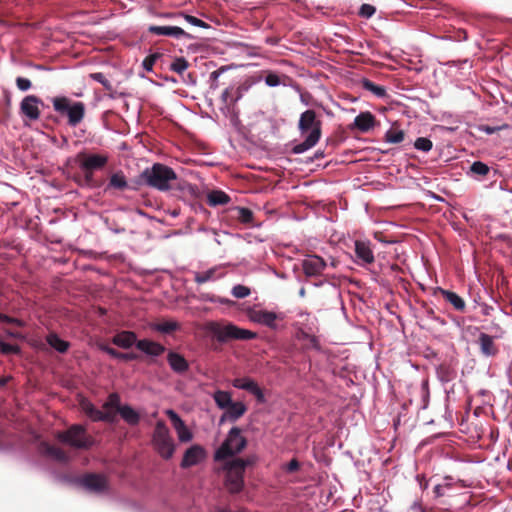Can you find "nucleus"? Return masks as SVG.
Returning a JSON list of instances; mask_svg holds the SVG:
<instances>
[{
	"instance_id": "1",
	"label": "nucleus",
	"mask_w": 512,
	"mask_h": 512,
	"mask_svg": "<svg viewBox=\"0 0 512 512\" xmlns=\"http://www.w3.org/2000/svg\"><path fill=\"white\" fill-rule=\"evenodd\" d=\"M136 184L146 185L159 191L178 190L182 195H196V185L178 179L176 172L162 163H154L145 168L136 179Z\"/></svg>"
},
{
	"instance_id": "2",
	"label": "nucleus",
	"mask_w": 512,
	"mask_h": 512,
	"mask_svg": "<svg viewBox=\"0 0 512 512\" xmlns=\"http://www.w3.org/2000/svg\"><path fill=\"white\" fill-rule=\"evenodd\" d=\"M298 130L304 139L301 142L292 143L290 152L294 155H299L310 150L316 146L321 139L322 121L318 118L315 110L307 109L300 114Z\"/></svg>"
},
{
	"instance_id": "3",
	"label": "nucleus",
	"mask_w": 512,
	"mask_h": 512,
	"mask_svg": "<svg viewBox=\"0 0 512 512\" xmlns=\"http://www.w3.org/2000/svg\"><path fill=\"white\" fill-rule=\"evenodd\" d=\"M206 329L208 333L220 344H225L232 340H253L257 338V333L242 328L233 322L219 323L211 321L207 323Z\"/></svg>"
},
{
	"instance_id": "4",
	"label": "nucleus",
	"mask_w": 512,
	"mask_h": 512,
	"mask_svg": "<svg viewBox=\"0 0 512 512\" xmlns=\"http://www.w3.org/2000/svg\"><path fill=\"white\" fill-rule=\"evenodd\" d=\"M248 440L242 435V429L233 426L227 433L223 442L215 450L213 459L215 462H224L243 452L247 447Z\"/></svg>"
},
{
	"instance_id": "5",
	"label": "nucleus",
	"mask_w": 512,
	"mask_h": 512,
	"mask_svg": "<svg viewBox=\"0 0 512 512\" xmlns=\"http://www.w3.org/2000/svg\"><path fill=\"white\" fill-rule=\"evenodd\" d=\"M57 439L72 448L88 450L95 444L92 436L88 435L87 429L82 424H73L67 430L60 432Z\"/></svg>"
},
{
	"instance_id": "6",
	"label": "nucleus",
	"mask_w": 512,
	"mask_h": 512,
	"mask_svg": "<svg viewBox=\"0 0 512 512\" xmlns=\"http://www.w3.org/2000/svg\"><path fill=\"white\" fill-rule=\"evenodd\" d=\"M54 110L60 115L68 118V125L76 127L85 116V104L80 101L72 102L65 96H56L52 98Z\"/></svg>"
},
{
	"instance_id": "7",
	"label": "nucleus",
	"mask_w": 512,
	"mask_h": 512,
	"mask_svg": "<svg viewBox=\"0 0 512 512\" xmlns=\"http://www.w3.org/2000/svg\"><path fill=\"white\" fill-rule=\"evenodd\" d=\"M153 444L157 453L164 459L169 460L175 453L176 444L170 435L169 429L163 421L156 424L153 433Z\"/></svg>"
},
{
	"instance_id": "8",
	"label": "nucleus",
	"mask_w": 512,
	"mask_h": 512,
	"mask_svg": "<svg viewBox=\"0 0 512 512\" xmlns=\"http://www.w3.org/2000/svg\"><path fill=\"white\" fill-rule=\"evenodd\" d=\"M223 469L225 471L223 484L226 491L231 495L241 493L245 487V475L232 467H228L225 462Z\"/></svg>"
},
{
	"instance_id": "9",
	"label": "nucleus",
	"mask_w": 512,
	"mask_h": 512,
	"mask_svg": "<svg viewBox=\"0 0 512 512\" xmlns=\"http://www.w3.org/2000/svg\"><path fill=\"white\" fill-rule=\"evenodd\" d=\"M79 405L82 412L85 413L93 422L115 424L117 421L116 413L101 411L87 398H82Z\"/></svg>"
},
{
	"instance_id": "10",
	"label": "nucleus",
	"mask_w": 512,
	"mask_h": 512,
	"mask_svg": "<svg viewBox=\"0 0 512 512\" xmlns=\"http://www.w3.org/2000/svg\"><path fill=\"white\" fill-rule=\"evenodd\" d=\"M86 491L95 494H102L108 491L109 484L104 475L97 473H87L80 477V485Z\"/></svg>"
},
{
	"instance_id": "11",
	"label": "nucleus",
	"mask_w": 512,
	"mask_h": 512,
	"mask_svg": "<svg viewBox=\"0 0 512 512\" xmlns=\"http://www.w3.org/2000/svg\"><path fill=\"white\" fill-rule=\"evenodd\" d=\"M80 169L82 171H98L103 169L108 163L106 154L90 153L86 150L80 151Z\"/></svg>"
},
{
	"instance_id": "12",
	"label": "nucleus",
	"mask_w": 512,
	"mask_h": 512,
	"mask_svg": "<svg viewBox=\"0 0 512 512\" xmlns=\"http://www.w3.org/2000/svg\"><path fill=\"white\" fill-rule=\"evenodd\" d=\"M39 106L44 107V102L40 97L33 94L27 95L20 102V114L30 121H36L41 115Z\"/></svg>"
},
{
	"instance_id": "13",
	"label": "nucleus",
	"mask_w": 512,
	"mask_h": 512,
	"mask_svg": "<svg viewBox=\"0 0 512 512\" xmlns=\"http://www.w3.org/2000/svg\"><path fill=\"white\" fill-rule=\"evenodd\" d=\"M248 319L256 324L263 325L265 327H268L271 330H277L278 325L276 321L278 319H282V317L275 313L274 311H268V310H256V309H249L247 312Z\"/></svg>"
},
{
	"instance_id": "14",
	"label": "nucleus",
	"mask_w": 512,
	"mask_h": 512,
	"mask_svg": "<svg viewBox=\"0 0 512 512\" xmlns=\"http://www.w3.org/2000/svg\"><path fill=\"white\" fill-rule=\"evenodd\" d=\"M232 386L236 389L249 392L256 398L258 403H266L264 391L254 379L250 377H238L233 379Z\"/></svg>"
},
{
	"instance_id": "15",
	"label": "nucleus",
	"mask_w": 512,
	"mask_h": 512,
	"mask_svg": "<svg viewBox=\"0 0 512 512\" xmlns=\"http://www.w3.org/2000/svg\"><path fill=\"white\" fill-rule=\"evenodd\" d=\"M206 457L207 452L203 446L200 444H192L185 450L183 458L180 462V467L182 469H188L192 466H196L203 462Z\"/></svg>"
},
{
	"instance_id": "16",
	"label": "nucleus",
	"mask_w": 512,
	"mask_h": 512,
	"mask_svg": "<svg viewBox=\"0 0 512 512\" xmlns=\"http://www.w3.org/2000/svg\"><path fill=\"white\" fill-rule=\"evenodd\" d=\"M354 263L361 267H365L374 263L375 257L369 241L356 240L354 242Z\"/></svg>"
},
{
	"instance_id": "17",
	"label": "nucleus",
	"mask_w": 512,
	"mask_h": 512,
	"mask_svg": "<svg viewBox=\"0 0 512 512\" xmlns=\"http://www.w3.org/2000/svg\"><path fill=\"white\" fill-rule=\"evenodd\" d=\"M326 267V261L318 255H308L302 260V269L308 278L322 275Z\"/></svg>"
},
{
	"instance_id": "18",
	"label": "nucleus",
	"mask_w": 512,
	"mask_h": 512,
	"mask_svg": "<svg viewBox=\"0 0 512 512\" xmlns=\"http://www.w3.org/2000/svg\"><path fill=\"white\" fill-rule=\"evenodd\" d=\"M166 415L175 429L178 439L182 443L190 442L193 439L192 431L186 426L179 414L173 409H167Z\"/></svg>"
},
{
	"instance_id": "19",
	"label": "nucleus",
	"mask_w": 512,
	"mask_h": 512,
	"mask_svg": "<svg viewBox=\"0 0 512 512\" xmlns=\"http://www.w3.org/2000/svg\"><path fill=\"white\" fill-rule=\"evenodd\" d=\"M148 32L153 35L158 36H168L175 39H198L197 36L192 35L188 32H186L184 29H182L179 26H158V25H150L148 27Z\"/></svg>"
},
{
	"instance_id": "20",
	"label": "nucleus",
	"mask_w": 512,
	"mask_h": 512,
	"mask_svg": "<svg viewBox=\"0 0 512 512\" xmlns=\"http://www.w3.org/2000/svg\"><path fill=\"white\" fill-rule=\"evenodd\" d=\"M39 452L58 463L68 464L71 461V457L61 448L51 445L46 441H42L39 444Z\"/></svg>"
},
{
	"instance_id": "21",
	"label": "nucleus",
	"mask_w": 512,
	"mask_h": 512,
	"mask_svg": "<svg viewBox=\"0 0 512 512\" xmlns=\"http://www.w3.org/2000/svg\"><path fill=\"white\" fill-rule=\"evenodd\" d=\"M111 342L119 348L130 349L133 346L137 348V342H139V339L134 331L121 330L111 338Z\"/></svg>"
},
{
	"instance_id": "22",
	"label": "nucleus",
	"mask_w": 512,
	"mask_h": 512,
	"mask_svg": "<svg viewBox=\"0 0 512 512\" xmlns=\"http://www.w3.org/2000/svg\"><path fill=\"white\" fill-rule=\"evenodd\" d=\"M125 189L135 190L136 188L129 185L123 171H117L111 174L109 181L104 188V193L112 194L113 191H123Z\"/></svg>"
},
{
	"instance_id": "23",
	"label": "nucleus",
	"mask_w": 512,
	"mask_h": 512,
	"mask_svg": "<svg viewBox=\"0 0 512 512\" xmlns=\"http://www.w3.org/2000/svg\"><path fill=\"white\" fill-rule=\"evenodd\" d=\"M167 362L171 370L179 375H183L189 370V362L185 357L174 350H169L167 353Z\"/></svg>"
},
{
	"instance_id": "24",
	"label": "nucleus",
	"mask_w": 512,
	"mask_h": 512,
	"mask_svg": "<svg viewBox=\"0 0 512 512\" xmlns=\"http://www.w3.org/2000/svg\"><path fill=\"white\" fill-rule=\"evenodd\" d=\"M137 349L152 358L159 357L166 351V347L161 343L146 338L137 342Z\"/></svg>"
},
{
	"instance_id": "25",
	"label": "nucleus",
	"mask_w": 512,
	"mask_h": 512,
	"mask_svg": "<svg viewBox=\"0 0 512 512\" xmlns=\"http://www.w3.org/2000/svg\"><path fill=\"white\" fill-rule=\"evenodd\" d=\"M375 123V116L370 111H365L354 118L353 127L362 133H366L374 128Z\"/></svg>"
},
{
	"instance_id": "26",
	"label": "nucleus",
	"mask_w": 512,
	"mask_h": 512,
	"mask_svg": "<svg viewBox=\"0 0 512 512\" xmlns=\"http://www.w3.org/2000/svg\"><path fill=\"white\" fill-rule=\"evenodd\" d=\"M248 85H239L236 88L228 87L221 94V100L223 103H231L235 105L248 91Z\"/></svg>"
},
{
	"instance_id": "27",
	"label": "nucleus",
	"mask_w": 512,
	"mask_h": 512,
	"mask_svg": "<svg viewBox=\"0 0 512 512\" xmlns=\"http://www.w3.org/2000/svg\"><path fill=\"white\" fill-rule=\"evenodd\" d=\"M259 460L258 455L251 454L246 458L233 457L224 461L228 467H232L245 475L246 468L255 465Z\"/></svg>"
},
{
	"instance_id": "28",
	"label": "nucleus",
	"mask_w": 512,
	"mask_h": 512,
	"mask_svg": "<svg viewBox=\"0 0 512 512\" xmlns=\"http://www.w3.org/2000/svg\"><path fill=\"white\" fill-rule=\"evenodd\" d=\"M478 344L481 354L485 357H493L498 353V349L494 343V338L487 333L481 332L479 334Z\"/></svg>"
},
{
	"instance_id": "29",
	"label": "nucleus",
	"mask_w": 512,
	"mask_h": 512,
	"mask_svg": "<svg viewBox=\"0 0 512 512\" xmlns=\"http://www.w3.org/2000/svg\"><path fill=\"white\" fill-rule=\"evenodd\" d=\"M230 217L242 224L256 226L253 224V211L247 207L234 206L229 209Z\"/></svg>"
},
{
	"instance_id": "30",
	"label": "nucleus",
	"mask_w": 512,
	"mask_h": 512,
	"mask_svg": "<svg viewBox=\"0 0 512 512\" xmlns=\"http://www.w3.org/2000/svg\"><path fill=\"white\" fill-rule=\"evenodd\" d=\"M315 288H322L325 296L331 299H339L341 291L337 284L328 280H318L309 282Z\"/></svg>"
},
{
	"instance_id": "31",
	"label": "nucleus",
	"mask_w": 512,
	"mask_h": 512,
	"mask_svg": "<svg viewBox=\"0 0 512 512\" xmlns=\"http://www.w3.org/2000/svg\"><path fill=\"white\" fill-rule=\"evenodd\" d=\"M221 266H214L203 272H196L194 274V281L197 284H204L209 281H215L224 276V273L221 272Z\"/></svg>"
},
{
	"instance_id": "32",
	"label": "nucleus",
	"mask_w": 512,
	"mask_h": 512,
	"mask_svg": "<svg viewBox=\"0 0 512 512\" xmlns=\"http://www.w3.org/2000/svg\"><path fill=\"white\" fill-rule=\"evenodd\" d=\"M45 339L52 349L61 354L66 353L71 346L68 341L62 339L56 332L48 333Z\"/></svg>"
},
{
	"instance_id": "33",
	"label": "nucleus",
	"mask_w": 512,
	"mask_h": 512,
	"mask_svg": "<svg viewBox=\"0 0 512 512\" xmlns=\"http://www.w3.org/2000/svg\"><path fill=\"white\" fill-rule=\"evenodd\" d=\"M118 414L130 426H136L140 423L141 416L139 412L134 409L130 404H124L119 410Z\"/></svg>"
},
{
	"instance_id": "34",
	"label": "nucleus",
	"mask_w": 512,
	"mask_h": 512,
	"mask_svg": "<svg viewBox=\"0 0 512 512\" xmlns=\"http://www.w3.org/2000/svg\"><path fill=\"white\" fill-rule=\"evenodd\" d=\"M436 291L439 292L443 298L450 303L456 310L463 311L465 308V301L457 293L437 287Z\"/></svg>"
},
{
	"instance_id": "35",
	"label": "nucleus",
	"mask_w": 512,
	"mask_h": 512,
	"mask_svg": "<svg viewBox=\"0 0 512 512\" xmlns=\"http://www.w3.org/2000/svg\"><path fill=\"white\" fill-rule=\"evenodd\" d=\"M360 84L364 90L369 91L379 99H385L388 97L387 89L385 86L377 85L368 78H361Z\"/></svg>"
},
{
	"instance_id": "36",
	"label": "nucleus",
	"mask_w": 512,
	"mask_h": 512,
	"mask_svg": "<svg viewBox=\"0 0 512 512\" xmlns=\"http://www.w3.org/2000/svg\"><path fill=\"white\" fill-rule=\"evenodd\" d=\"M231 201L230 196L222 190H212L207 195V203L211 207L226 205Z\"/></svg>"
},
{
	"instance_id": "37",
	"label": "nucleus",
	"mask_w": 512,
	"mask_h": 512,
	"mask_svg": "<svg viewBox=\"0 0 512 512\" xmlns=\"http://www.w3.org/2000/svg\"><path fill=\"white\" fill-rule=\"evenodd\" d=\"M247 411V406L241 402H232L229 407L225 409L226 415L228 416V421L236 422L239 418H241Z\"/></svg>"
},
{
	"instance_id": "38",
	"label": "nucleus",
	"mask_w": 512,
	"mask_h": 512,
	"mask_svg": "<svg viewBox=\"0 0 512 512\" xmlns=\"http://www.w3.org/2000/svg\"><path fill=\"white\" fill-rule=\"evenodd\" d=\"M491 168L484 162L477 160L474 161L469 170L466 172L467 176L479 179V177H484L489 174Z\"/></svg>"
},
{
	"instance_id": "39",
	"label": "nucleus",
	"mask_w": 512,
	"mask_h": 512,
	"mask_svg": "<svg viewBox=\"0 0 512 512\" xmlns=\"http://www.w3.org/2000/svg\"><path fill=\"white\" fill-rule=\"evenodd\" d=\"M151 329L162 334H171L180 329V325L175 320H168L160 323H153Z\"/></svg>"
},
{
	"instance_id": "40",
	"label": "nucleus",
	"mask_w": 512,
	"mask_h": 512,
	"mask_svg": "<svg viewBox=\"0 0 512 512\" xmlns=\"http://www.w3.org/2000/svg\"><path fill=\"white\" fill-rule=\"evenodd\" d=\"M124 404L121 403V396L117 392H112L107 396L106 401L103 404V408L106 412H112L114 410L116 413L123 407Z\"/></svg>"
},
{
	"instance_id": "41",
	"label": "nucleus",
	"mask_w": 512,
	"mask_h": 512,
	"mask_svg": "<svg viewBox=\"0 0 512 512\" xmlns=\"http://www.w3.org/2000/svg\"><path fill=\"white\" fill-rule=\"evenodd\" d=\"M213 399L217 407L221 410H225L233 402L231 394L223 390L215 391L213 394Z\"/></svg>"
},
{
	"instance_id": "42",
	"label": "nucleus",
	"mask_w": 512,
	"mask_h": 512,
	"mask_svg": "<svg viewBox=\"0 0 512 512\" xmlns=\"http://www.w3.org/2000/svg\"><path fill=\"white\" fill-rule=\"evenodd\" d=\"M94 172L93 171H83V176H74L72 180L77 183L81 187H98V185L94 181Z\"/></svg>"
},
{
	"instance_id": "43",
	"label": "nucleus",
	"mask_w": 512,
	"mask_h": 512,
	"mask_svg": "<svg viewBox=\"0 0 512 512\" xmlns=\"http://www.w3.org/2000/svg\"><path fill=\"white\" fill-rule=\"evenodd\" d=\"M405 138V132L401 129L390 128L384 135L385 142L389 144L401 143Z\"/></svg>"
},
{
	"instance_id": "44",
	"label": "nucleus",
	"mask_w": 512,
	"mask_h": 512,
	"mask_svg": "<svg viewBox=\"0 0 512 512\" xmlns=\"http://www.w3.org/2000/svg\"><path fill=\"white\" fill-rule=\"evenodd\" d=\"M437 376L442 383H447L456 377V372L450 367L440 366L437 368Z\"/></svg>"
},
{
	"instance_id": "45",
	"label": "nucleus",
	"mask_w": 512,
	"mask_h": 512,
	"mask_svg": "<svg viewBox=\"0 0 512 512\" xmlns=\"http://www.w3.org/2000/svg\"><path fill=\"white\" fill-rule=\"evenodd\" d=\"M177 16L183 17L185 19V21L188 22L189 24H191L192 26L200 27L203 29H212V26L210 24H208L207 22H205L193 15L186 14L184 12H180Z\"/></svg>"
},
{
	"instance_id": "46",
	"label": "nucleus",
	"mask_w": 512,
	"mask_h": 512,
	"mask_svg": "<svg viewBox=\"0 0 512 512\" xmlns=\"http://www.w3.org/2000/svg\"><path fill=\"white\" fill-rule=\"evenodd\" d=\"M189 67V62L184 57H176L170 64V70L182 75Z\"/></svg>"
},
{
	"instance_id": "47",
	"label": "nucleus",
	"mask_w": 512,
	"mask_h": 512,
	"mask_svg": "<svg viewBox=\"0 0 512 512\" xmlns=\"http://www.w3.org/2000/svg\"><path fill=\"white\" fill-rule=\"evenodd\" d=\"M221 110L230 118V122L233 125H236L237 122H239V111L236 109L235 105L231 103H224V107H222Z\"/></svg>"
},
{
	"instance_id": "48",
	"label": "nucleus",
	"mask_w": 512,
	"mask_h": 512,
	"mask_svg": "<svg viewBox=\"0 0 512 512\" xmlns=\"http://www.w3.org/2000/svg\"><path fill=\"white\" fill-rule=\"evenodd\" d=\"M90 79L93 81L100 83L105 90L112 92L113 91V85L112 83L106 78V76L102 72H94L89 74Z\"/></svg>"
},
{
	"instance_id": "49",
	"label": "nucleus",
	"mask_w": 512,
	"mask_h": 512,
	"mask_svg": "<svg viewBox=\"0 0 512 512\" xmlns=\"http://www.w3.org/2000/svg\"><path fill=\"white\" fill-rule=\"evenodd\" d=\"M413 146L416 150L427 153L433 148V143L428 137H418Z\"/></svg>"
},
{
	"instance_id": "50",
	"label": "nucleus",
	"mask_w": 512,
	"mask_h": 512,
	"mask_svg": "<svg viewBox=\"0 0 512 512\" xmlns=\"http://www.w3.org/2000/svg\"><path fill=\"white\" fill-rule=\"evenodd\" d=\"M0 352L3 355H18L21 353V348L17 344H12L2 340L0 343Z\"/></svg>"
},
{
	"instance_id": "51",
	"label": "nucleus",
	"mask_w": 512,
	"mask_h": 512,
	"mask_svg": "<svg viewBox=\"0 0 512 512\" xmlns=\"http://www.w3.org/2000/svg\"><path fill=\"white\" fill-rule=\"evenodd\" d=\"M265 84L269 87H278L282 85L281 75L274 71H269L264 77Z\"/></svg>"
},
{
	"instance_id": "52",
	"label": "nucleus",
	"mask_w": 512,
	"mask_h": 512,
	"mask_svg": "<svg viewBox=\"0 0 512 512\" xmlns=\"http://www.w3.org/2000/svg\"><path fill=\"white\" fill-rule=\"evenodd\" d=\"M231 294L235 298L243 299V298L248 297L251 294V290L249 287H247L245 285L237 284V285L233 286V288L231 290Z\"/></svg>"
},
{
	"instance_id": "53",
	"label": "nucleus",
	"mask_w": 512,
	"mask_h": 512,
	"mask_svg": "<svg viewBox=\"0 0 512 512\" xmlns=\"http://www.w3.org/2000/svg\"><path fill=\"white\" fill-rule=\"evenodd\" d=\"M376 13V7L372 4L364 3L360 6L358 15L364 19H370Z\"/></svg>"
},
{
	"instance_id": "54",
	"label": "nucleus",
	"mask_w": 512,
	"mask_h": 512,
	"mask_svg": "<svg viewBox=\"0 0 512 512\" xmlns=\"http://www.w3.org/2000/svg\"><path fill=\"white\" fill-rule=\"evenodd\" d=\"M158 58H160L159 53H153V54H150L147 57H145L144 60L142 61L143 69L146 70L147 72H152L153 66Z\"/></svg>"
},
{
	"instance_id": "55",
	"label": "nucleus",
	"mask_w": 512,
	"mask_h": 512,
	"mask_svg": "<svg viewBox=\"0 0 512 512\" xmlns=\"http://www.w3.org/2000/svg\"><path fill=\"white\" fill-rule=\"evenodd\" d=\"M0 322L5 323V324H12V325H15V326H18L21 328L26 326L25 321H23L22 319H19L16 317H11L4 313L0 314Z\"/></svg>"
},
{
	"instance_id": "56",
	"label": "nucleus",
	"mask_w": 512,
	"mask_h": 512,
	"mask_svg": "<svg viewBox=\"0 0 512 512\" xmlns=\"http://www.w3.org/2000/svg\"><path fill=\"white\" fill-rule=\"evenodd\" d=\"M507 127H508L507 124H503L501 126H493V125H488V124H480L478 126V130L480 132H483V133L487 134V135H492V134H494V133H496V132H498V131H500V130H502L504 128H507Z\"/></svg>"
},
{
	"instance_id": "57",
	"label": "nucleus",
	"mask_w": 512,
	"mask_h": 512,
	"mask_svg": "<svg viewBox=\"0 0 512 512\" xmlns=\"http://www.w3.org/2000/svg\"><path fill=\"white\" fill-rule=\"evenodd\" d=\"M15 84L21 92H26L32 88V82L30 79L21 76H18L15 79Z\"/></svg>"
},
{
	"instance_id": "58",
	"label": "nucleus",
	"mask_w": 512,
	"mask_h": 512,
	"mask_svg": "<svg viewBox=\"0 0 512 512\" xmlns=\"http://www.w3.org/2000/svg\"><path fill=\"white\" fill-rule=\"evenodd\" d=\"M80 477L81 476H72L69 474H58L57 479L60 482L69 484V485H80Z\"/></svg>"
},
{
	"instance_id": "59",
	"label": "nucleus",
	"mask_w": 512,
	"mask_h": 512,
	"mask_svg": "<svg viewBox=\"0 0 512 512\" xmlns=\"http://www.w3.org/2000/svg\"><path fill=\"white\" fill-rule=\"evenodd\" d=\"M98 349L106 354H108L109 356H111L112 358L114 359H118L119 358V351L110 347L108 344H105V343H99L98 344Z\"/></svg>"
},
{
	"instance_id": "60",
	"label": "nucleus",
	"mask_w": 512,
	"mask_h": 512,
	"mask_svg": "<svg viewBox=\"0 0 512 512\" xmlns=\"http://www.w3.org/2000/svg\"><path fill=\"white\" fill-rule=\"evenodd\" d=\"M235 68L234 65H225L221 66L220 68L212 71L209 75V79H213V81L219 80V77L224 74L226 71Z\"/></svg>"
},
{
	"instance_id": "61",
	"label": "nucleus",
	"mask_w": 512,
	"mask_h": 512,
	"mask_svg": "<svg viewBox=\"0 0 512 512\" xmlns=\"http://www.w3.org/2000/svg\"><path fill=\"white\" fill-rule=\"evenodd\" d=\"M463 481L460 480V479H455L454 477L452 476H445L443 478V482H442V485L443 487H445L447 489V491L449 492L455 484L457 483H462Z\"/></svg>"
},
{
	"instance_id": "62",
	"label": "nucleus",
	"mask_w": 512,
	"mask_h": 512,
	"mask_svg": "<svg viewBox=\"0 0 512 512\" xmlns=\"http://www.w3.org/2000/svg\"><path fill=\"white\" fill-rule=\"evenodd\" d=\"M300 469V463L296 458H292L285 466L287 473H294Z\"/></svg>"
},
{
	"instance_id": "63",
	"label": "nucleus",
	"mask_w": 512,
	"mask_h": 512,
	"mask_svg": "<svg viewBox=\"0 0 512 512\" xmlns=\"http://www.w3.org/2000/svg\"><path fill=\"white\" fill-rule=\"evenodd\" d=\"M80 151L72 157H68L65 161V166L69 168H73L74 166H78L80 168Z\"/></svg>"
},
{
	"instance_id": "64",
	"label": "nucleus",
	"mask_w": 512,
	"mask_h": 512,
	"mask_svg": "<svg viewBox=\"0 0 512 512\" xmlns=\"http://www.w3.org/2000/svg\"><path fill=\"white\" fill-rule=\"evenodd\" d=\"M433 493L435 498H440L448 494V491L445 487H443L442 483H438L433 488Z\"/></svg>"
}]
</instances>
